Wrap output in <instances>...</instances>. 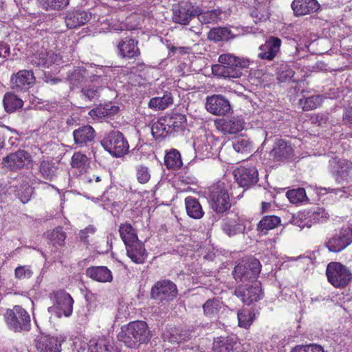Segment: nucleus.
I'll list each match as a JSON object with an SVG mask.
<instances>
[{
  "label": "nucleus",
  "instance_id": "obj_1",
  "mask_svg": "<svg viewBox=\"0 0 352 352\" xmlns=\"http://www.w3.org/2000/svg\"><path fill=\"white\" fill-rule=\"evenodd\" d=\"M219 64L212 67V72L219 76L228 78H238L242 76V70L249 66V61L231 54L219 56Z\"/></svg>",
  "mask_w": 352,
  "mask_h": 352
},
{
  "label": "nucleus",
  "instance_id": "obj_2",
  "mask_svg": "<svg viewBox=\"0 0 352 352\" xmlns=\"http://www.w3.org/2000/svg\"><path fill=\"white\" fill-rule=\"evenodd\" d=\"M150 338V331L147 324L144 321L130 322L122 327L118 334L119 341L124 342L128 347H133L138 342L144 343Z\"/></svg>",
  "mask_w": 352,
  "mask_h": 352
},
{
  "label": "nucleus",
  "instance_id": "obj_3",
  "mask_svg": "<svg viewBox=\"0 0 352 352\" xmlns=\"http://www.w3.org/2000/svg\"><path fill=\"white\" fill-rule=\"evenodd\" d=\"M3 317L7 327L14 333L28 332L32 328L30 314L20 305L6 309Z\"/></svg>",
  "mask_w": 352,
  "mask_h": 352
},
{
  "label": "nucleus",
  "instance_id": "obj_4",
  "mask_svg": "<svg viewBox=\"0 0 352 352\" xmlns=\"http://www.w3.org/2000/svg\"><path fill=\"white\" fill-rule=\"evenodd\" d=\"M209 199L212 210L217 213H223L231 207L230 195L223 182H217L210 187Z\"/></svg>",
  "mask_w": 352,
  "mask_h": 352
},
{
  "label": "nucleus",
  "instance_id": "obj_5",
  "mask_svg": "<svg viewBox=\"0 0 352 352\" xmlns=\"http://www.w3.org/2000/svg\"><path fill=\"white\" fill-rule=\"evenodd\" d=\"M101 145L111 155L120 157L129 151V145L124 135L118 131H112L102 140Z\"/></svg>",
  "mask_w": 352,
  "mask_h": 352
},
{
  "label": "nucleus",
  "instance_id": "obj_6",
  "mask_svg": "<svg viewBox=\"0 0 352 352\" xmlns=\"http://www.w3.org/2000/svg\"><path fill=\"white\" fill-rule=\"evenodd\" d=\"M261 265L254 258H249L241 261L235 266L233 275L237 282L252 281L256 280L261 272Z\"/></svg>",
  "mask_w": 352,
  "mask_h": 352
},
{
  "label": "nucleus",
  "instance_id": "obj_7",
  "mask_svg": "<svg viewBox=\"0 0 352 352\" xmlns=\"http://www.w3.org/2000/svg\"><path fill=\"white\" fill-rule=\"evenodd\" d=\"M326 274L329 282L337 288L345 287L352 279V273L350 270L338 262L329 263Z\"/></svg>",
  "mask_w": 352,
  "mask_h": 352
},
{
  "label": "nucleus",
  "instance_id": "obj_8",
  "mask_svg": "<svg viewBox=\"0 0 352 352\" xmlns=\"http://www.w3.org/2000/svg\"><path fill=\"white\" fill-rule=\"evenodd\" d=\"M51 297L54 300V305L49 308L50 312L54 313L58 318L72 315L74 300L68 293L64 290H58L54 292Z\"/></svg>",
  "mask_w": 352,
  "mask_h": 352
},
{
  "label": "nucleus",
  "instance_id": "obj_9",
  "mask_svg": "<svg viewBox=\"0 0 352 352\" xmlns=\"http://www.w3.org/2000/svg\"><path fill=\"white\" fill-rule=\"evenodd\" d=\"M176 285L169 280H159L151 288V296L155 300L166 304L177 296Z\"/></svg>",
  "mask_w": 352,
  "mask_h": 352
},
{
  "label": "nucleus",
  "instance_id": "obj_10",
  "mask_svg": "<svg viewBox=\"0 0 352 352\" xmlns=\"http://www.w3.org/2000/svg\"><path fill=\"white\" fill-rule=\"evenodd\" d=\"M352 243V228L343 227L338 232H336L327 238L324 246L330 252L338 253Z\"/></svg>",
  "mask_w": 352,
  "mask_h": 352
},
{
  "label": "nucleus",
  "instance_id": "obj_11",
  "mask_svg": "<svg viewBox=\"0 0 352 352\" xmlns=\"http://www.w3.org/2000/svg\"><path fill=\"white\" fill-rule=\"evenodd\" d=\"M197 6L193 5L191 2L187 1H182L173 7V21L181 25H187L195 14Z\"/></svg>",
  "mask_w": 352,
  "mask_h": 352
},
{
  "label": "nucleus",
  "instance_id": "obj_12",
  "mask_svg": "<svg viewBox=\"0 0 352 352\" xmlns=\"http://www.w3.org/2000/svg\"><path fill=\"white\" fill-rule=\"evenodd\" d=\"M234 294L247 305H250L254 302H257L263 298L261 283L259 282H255L252 285L248 284L239 285L235 289Z\"/></svg>",
  "mask_w": 352,
  "mask_h": 352
},
{
  "label": "nucleus",
  "instance_id": "obj_13",
  "mask_svg": "<svg viewBox=\"0 0 352 352\" xmlns=\"http://www.w3.org/2000/svg\"><path fill=\"white\" fill-rule=\"evenodd\" d=\"M30 154L24 150H19L3 157L1 164L3 168L16 171L21 169L30 162Z\"/></svg>",
  "mask_w": 352,
  "mask_h": 352
},
{
  "label": "nucleus",
  "instance_id": "obj_14",
  "mask_svg": "<svg viewBox=\"0 0 352 352\" xmlns=\"http://www.w3.org/2000/svg\"><path fill=\"white\" fill-rule=\"evenodd\" d=\"M237 184L242 188H249L257 183L258 173L254 166H240L234 170Z\"/></svg>",
  "mask_w": 352,
  "mask_h": 352
},
{
  "label": "nucleus",
  "instance_id": "obj_15",
  "mask_svg": "<svg viewBox=\"0 0 352 352\" xmlns=\"http://www.w3.org/2000/svg\"><path fill=\"white\" fill-rule=\"evenodd\" d=\"M206 108L208 112L217 116H225L231 110L230 102L221 95L208 97Z\"/></svg>",
  "mask_w": 352,
  "mask_h": 352
},
{
  "label": "nucleus",
  "instance_id": "obj_16",
  "mask_svg": "<svg viewBox=\"0 0 352 352\" xmlns=\"http://www.w3.org/2000/svg\"><path fill=\"white\" fill-rule=\"evenodd\" d=\"M34 82L35 77L31 70H21L11 76V86L14 89L26 90Z\"/></svg>",
  "mask_w": 352,
  "mask_h": 352
},
{
  "label": "nucleus",
  "instance_id": "obj_17",
  "mask_svg": "<svg viewBox=\"0 0 352 352\" xmlns=\"http://www.w3.org/2000/svg\"><path fill=\"white\" fill-rule=\"evenodd\" d=\"M138 41L131 38L126 37L117 44L118 55L122 58H135L140 55Z\"/></svg>",
  "mask_w": 352,
  "mask_h": 352
},
{
  "label": "nucleus",
  "instance_id": "obj_18",
  "mask_svg": "<svg viewBox=\"0 0 352 352\" xmlns=\"http://www.w3.org/2000/svg\"><path fill=\"white\" fill-rule=\"evenodd\" d=\"M281 40L279 38L271 36L259 47L258 58L272 60L280 52Z\"/></svg>",
  "mask_w": 352,
  "mask_h": 352
},
{
  "label": "nucleus",
  "instance_id": "obj_19",
  "mask_svg": "<svg viewBox=\"0 0 352 352\" xmlns=\"http://www.w3.org/2000/svg\"><path fill=\"white\" fill-rule=\"evenodd\" d=\"M293 154L294 149L292 145L283 140H278L275 142L270 156L274 161L283 162L292 157Z\"/></svg>",
  "mask_w": 352,
  "mask_h": 352
},
{
  "label": "nucleus",
  "instance_id": "obj_20",
  "mask_svg": "<svg viewBox=\"0 0 352 352\" xmlns=\"http://www.w3.org/2000/svg\"><path fill=\"white\" fill-rule=\"evenodd\" d=\"M92 18V13L85 10H73L67 14L66 25L68 28H76L85 25Z\"/></svg>",
  "mask_w": 352,
  "mask_h": 352
},
{
  "label": "nucleus",
  "instance_id": "obj_21",
  "mask_svg": "<svg viewBox=\"0 0 352 352\" xmlns=\"http://www.w3.org/2000/svg\"><path fill=\"white\" fill-rule=\"evenodd\" d=\"M60 59L57 54L42 48L31 56L30 61L35 66L49 67L52 64L58 62Z\"/></svg>",
  "mask_w": 352,
  "mask_h": 352
},
{
  "label": "nucleus",
  "instance_id": "obj_22",
  "mask_svg": "<svg viewBox=\"0 0 352 352\" xmlns=\"http://www.w3.org/2000/svg\"><path fill=\"white\" fill-rule=\"evenodd\" d=\"M217 129L224 134H235L244 129L245 123L241 118H232L216 122Z\"/></svg>",
  "mask_w": 352,
  "mask_h": 352
},
{
  "label": "nucleus",
  "instance_id": "obj_23",
  "mask_svg": "<svg viewBox=\"0 0 352 352\" xmlns=\"http://www.w3.org/2000/svg\"><path fill=\"white\" fill-rule=\"evenodd\" d=\"M292 8L296 16L310 14L319 10L320 4L316 0H294Z\"/></svg>",
  "mask_w": 352,
  "mask_h": 352
},
{
  "label": "nucleus",
  "instance_id": "obj_24",
  "mask_svg": "<svg viewBox=\"0 0 352 352\" xmlns=\"http://www.w3.org/2000/svg\"><path fill=\"white\" fill-rule=\"evenodd\" d=\"M35 346L38 352H60V344L54 337L38 336L35 340Z\"/></svg>",
  "mask_w": 352,
  "mask_h": 352
},
{
  "label": "nucleus",
  "instance_id": "obj_25",
  "mask_svg": "<svg viewBox=\"0 0 352 352\" xmlns=\"http://www.w3.org/2000/svg\"><path fill=\"white\" fill-rule=\"evenodd\" d=\"M73 136L76 144L84 146L94 140L96 132L91 126L85 125L74 130Z\"/></svg>",
  "mask_w": 352,
  "mask_h": 352
},
{
  "label": "nucleus",
  "instance_id": "obj_26",
  "mask_svg": "<svg viewBox=\"0 0 352 352\" xmlns=\"http://www.w3.org/2000/svg\"><path fill=\"white\" fill-rule=\"evenodd\" d=\"M126 253L131 261L135 263H143L147 254L144 245L139 241H134L126 245Z\"/></svg>",
  "mask_w": 352,
  "mask_h": 352
},
{
  "label": "nucleus",
  "instance_id": "obj_27",
  "mask_svg": "<svg viewBox=\"0 0 352 352\" xmlns=\"http://www.w3.org/2000/svg\"><path fill=\"white\" fill-rule=\"evenodd\" d=\"M86 275L94 280L107 283L113 279L111 272L105 266H92L86 270Z\"/></svg>",
  "mask_w": 352,
  "mask_h": 352
},
{
  "label": "nucleus",
  "instance_id": "obj_28",
  "mask_svg": "<svg viewBox=\"0 0 352 352\" xmlns=\"http://www.w3.org/2000/svg\"><path fill=\"white\" fill-rule=\"evenodd\" d=\"M223 231L229 236L243 233L245 230V221L239 217L227 219L221 226Z\"/></svg>",
  "mask_w": 352,
  "mask_h": 352
},
{
  "label": "nucleus",
  "instance_id": "obj_29",
  "mask_svg": "<svg viewBox=\"0 0 352 352\" xmlns=\"http://www.w3.org/2000/svg\"><path fill=\"white\" fill-rule=\"evenodd\" d=\"M80 179L87 187L94 190H98L102 188V177L96 173L95 170L88 168L81 173Z\"/></svg>",
  "mask_w": 352,
  "mask_h": 352
},
{
  "label": "nucleus",
  "instance_id": "obj_30",
  "mask_svg": "<svg viewBox=\"0 0 352 352\" xmlns=\"http://www.w3.org/2000/svg\"><path fill=\"white\" fill-rule=\"evenodd\" d=\"M198 12L195 14L201 25L217 23L221 19V11L219 9L203 11L197 6Z\"/></svg>",
  "mask_w": 352,
  "mask_h": 352
},
{
  "label": "nucleus",
  "instance_id": "obj_31",
  "mask_svg": "<svg viewBox=\"0 0 352 352\" xmlns=\"http://www.w3.org/2000/svg\"><path fill=\"white\" fill-rule=\"evenodd\" d=\"M185 206L187 214L194 219H200L204 214V211L199 200L188 196L185 199Z\"/></svg>",
  "mask_w": 352,
  "mask_h": 352
},
{
  "label": "nucleus",
  "instance_id": "obj_32",
  "mask_svg": "<svg viewBox=\"0 0 352 352\" xmlns=\"http://www.w3.org/2000/svg\"><path fill=\"white\" fill-rule=\"evenodd\" d=\"M110 338L102 337L90 342L89 352H116Z\"/></svg>",
  "mask_w": 352,
  "mask_h": 352
},
{
  "label": "nucleus",
  "instance_id": "obj_33",
  "mask_svg": "<svg viewBox=\"0 0 352 352\" xmlns=\"http://www.w3.org/2000/svg\"><path fill=\"white\" fill-rule=\"evenodd\" d=\"M351 170L352 162L344 160L336 162L333 173L336 181L340 183L347 179Z\"/></svg>",
  "mask_w": 352,
  "mask_h": 352
},
{
  "label": "nucleus",
  "instance_id": "obj_34",
  "mask_svg": "<svg viewBox=\"0 0 352 352\" xmlns=\"http://www.w3.org/2000/svg\"><path fill=\"white\" fill-rule=\"evenodd\" d=\"M3 104L7 113H11L21 109L23 101L12 92H8L4 95Z\"/></svg>",
  "mask_w": 352,
  "mask_h": 352
},
{
  "label": "nucleus",
  "instance_id": "obj_35",
  "mask_svg": "<svg viewBox=\"0 0 352 352\" xmlns=\"http://www.w3.org/2000/svg\"><path fill=\"white\" fill-rule=\"evenodd\" d=\"M235 342L229 337H217L214 339L212 352H234Z\"/></svg>",
  "mask_w": 352,
  "mask_h": 352
},
{
  "label": "nucleus",
  "instance_id": "obj_36",
  "mask_svg": "<svg viewBox=\"0 0 352 352\" xmlns=\"http://www.w3.org/2000/svg\"><path fill=\"white\" fill-rule=\"evenodd\" d=\"M280 223V217L275 215H267L262 218L257 226L259 232L267 234L269 230L274 229Z\"/></svg>",
  "mask_w": 352,
  "mask_h": 352
},
{
  "label": "nucleus",
  "instance_id": "obj_37",
  "mask_svg": "<svg viewBox=\"0 0 352 352\" xmlns=\"http://www.w3.org/2000/svg\"><path fill=\"white\" fill-rule=\"evenodd\" d=\"M119 232L125 245L138 240L136 231L130 223L121 224Z\"/></svg>",
  "mask_w": 352,
  "mask_h": 352
},
{
  "label": "nucleus",
  "instance_id": "obj_38",
  "mask_svg": "<svg viewBox=\"0 0 352 352\" xmlns=\"http://www.w3.org/2000/svg\"><path fill=\"white\" fill-rule=\"evenodd\" d=\"M164 164L168 169L179 168L183 164L179 152L176 149L167 152L164 157Z\"/></svg>",
  "mask_w": 352,
  "mask_h": 352
},
{
  "label": "nucleus",
  "instance_id": "obj_39",
  "mask_svg": "<svg viewBox=\"0 0 352 352\" xmlns=\"http://www.w3.org/2000/svg\"><path fill=\"white\" fill-rule=\"evenodd\" d=\"M57 167L55 163L50 160H43L39 166V172L45 179L52 180L56 176Z\"/></svg>",
  "mask_w": 352,
  "mask_h": 352
},
{
  "label": "nucleus",
  "instance_id": "obj_40",
  "mask_svg": "<svg viewBox=\"0 0 352 352\" xmlns=\"http://www.w3.org/2000/svg\"><path fill=\"white\" fill-rule=\"evenodd\" d=\"M173 103V97L170 93L166 92L162 97H155L150 100L148 106L151 108L165 109Z\"/></svg>",
  "mask_w": 352,
  "mask_h": 352
},
{
  "label": "nucleus",
  "instance_id": "obj_41",
  "mask_svg": "<svg viewBox=\"0 0 352 352\" xmlns=\"http://www.w3.org/2000/svg\"><path fill=\"white\" fill-rule=\"evenodd\" d=\"M231 34L230 30L227 28H214L208 32V38L215 42L228 41Z\"/></svg>",
  "mask_w": 352,
  "mask_h": 352
},
{
  "label": "nucleus",
  "instance_id": "obj_42",
  "mask_svg": "<svg viewBox=\"0 0 352 352\" xmlns=\"http://www.w3.org/2000/svg\"><path fill=\"white\" fill-rule=\"evenodd\" d=\"M71 165L73 168H78L80 170H87L89 165V160L87 156L80 152L74 153L72 157Z\"/></svg>",
  "mask_w": 352,
  "mask_h": 352
},
{
  "label": "nucleus",
  "instance_id": "obj_43",
  "mask_svg": "<svg viewBox=\"0 0 352 352\" xmlns=\"http://www.w3.org/2000/svg\"><path fill=\"white\" fill-rule=\"evenodd\" d=\"M119 110L118 106L112 104H107L104 107H99L91 111V116H96L98 118L109 117L116 114Z\"/></svg>",
  "mask_w": 352,
  "mask_h": 352
},
{
  "label": "nucleus",
  "instance_id": "obj_44",
  "mask_svg": "<svg viewBox=\"0 0 352 352\" xmlns=\"http://www.w3.org/2000/svg\"><path fill=\"white\" fill-rule=\"evenodd\" d=\"M221 309V302L218 299L208 300L203 305L204 315L209 318H215Z\"/></svg>",
  "mask_w": 352,
  "mask_h": 352
},
{
  "label": "nucleus",
  "instance_id": "obj_45",
  "mask_svg": "<svg viewBox=\"0 0 352 352\" xmlns=\"http://www.w3.org/2000/svg\"><path fill=\"white\" fill-rule=\"evenodd\" d=\"M168 133H170V125L167 126L162 120L152 124L151 133L156 140L164 138Z\"/></svg>",
  "mask_w": 352,
  "mask_h": 352
},
{
  "label": "nucleus",
  "instance_id": "obj_46",
  "mask_svg": "<svg viewBox=\"0 0 352 352\" xmlns=\"http://www.w3.org/2000/svg\"><path fill=\"white\" fill-rule=\"evenodd\" d=\"M299 102L302 106L304 111H309L316 109L321 105L322 97L320 95L311 96L300 99Z\"/></svg>",
  "mask_w": 352,
  "mask_h": 352
},
{
  "label": "nucleus",
  "instance_id": "obj_47",
  "mask_svg": "<svg viewBox=\"0 0 352 352\" xmlns=\"http://www.w3.org/2000/svg\"><path fill=\"white\" fill-rule=\"evenodd\" d=\"M286 196L289 201L294 204L302 203L308 199L305 190L303 188L289 190L286 192Z\"/></svg>",
  "mask_w": 352,
  "mask_h": 352
},
{
  "label": "nucleus",
  "instance_id": "obj_48",
  "mask_svg": "<svg viewBox=\"0 0 352 352\" xmlns=\"http://www.w3.org/2000/svg\"><path fill=\"white\" fill-rule=\"evenodd\" d=\"M48 238L54 245L63 246L67 237L66 233L61 227H57L48 234Z\"/></svg>",
  "mask_w": 352,
  "mask_h": 352
},
{
  "label": "nucleus",
  "instance_id": "obj_49",
  "mask_svg": "<svg viewBox=\"0 0 352 352\" xmlns=\"http://www.w3.org/2000/svg\"><path fill=\"white\" fill-rule=\"evenodd\" d=\"M254 314L248 309H241L237 313L239 326L248 329L254 320Z\"/></svg>",
  "mask_w": 352,
  "mask_h": 352
},
{
  "label": "nucleus",
  "instance_id": "obj_50",
  "mask_svg": "<svg viewBox=\"0 0 352 352\" xmlns=\"http://www.w3.org/2000/svg\"><path fill=\"white\" fill-rule=\"evenodd\" d=\"M234 149L239 153L250 152L252 148V142L245 137H239L233 142Z\"/></svg>",
  "mask_w": 352,
  "mask_h": 352
},
{
  "label": "nucleus",
  "instance_id": "obj_51",
  "mask_svg": "<svg viewBox=\"0 0 352 352\" xmlns=\"http://www.w3.org/2000/svg\"><path fill=\"white\" fill-rule=\"evenodd\" d=\"M136 178L139 183L142 184H146L149 182L151 174L149 168L144 165H138L136 168Z\"/></svg>",
  "mask_w": 352,
  "mask_h": 352
},
{
  "label": "nucleus",
  "instance_id": "obj_52",
  "mask_svg": "<svg viewBox=\"0 0 352 352\" xmlns=\"http://www.w3.org/2000/svg\"><path fill=\"white\" fill-rule=\"evenodd\" d=\"M46 10H60L69 4V0H37Z\"/></svg>",
  "mask_w": 352,
  "mask_h": 352
},
{
  "label": "nucleus",
  "instance_id": "obj_53",
  "mask_svg": "<svg viewBox=\"0 0 352 352\" xmlns=\"http://www.w3.org/2000/svg\"><path fill=\"white\" fill-rule=\"evenodd\" d=\"M291 352H328L324 347L317 344L298 345L293 348Z\"/></svg>",
  "mask_w": 352,
  "mask_h": 352
},
{
  "label": "nucleus",
  "instance_id": "obj_54",
  "mask_svg": "<svg viewBox=\"0 0 352 352\" xmlns=\"http://www.w3.org/2000/svg\"><path fill=\"white\" fill-rule=\"evenodd\" d=\"M86 70L84 68H78L74 70L69 76L70 83L73 86H78L85 80Z\"/></svg>",
  "mask_w": 352,
  "mask_h": 352
},
{
  "label": "nucleus",
  "instance_id": "obj_55",
  "mask_svg": "<svg viewBox=\"0 0 352 352\" xmlns=\"http://www.w3.org/2000/svg\"><path fill=\"white\" fill-rule=\"evenodd\" d=\"M33 274V272L28 265L17 267L14 270L15 278L19 280L28 279Z\"/></svg>",
  "mask_w": 352,
  "mask_h": 352
},
{
  "label": "nucleus",
  "instance_id": "obj_56",
  "mask_svg": "<svg viewBox=\"0 0 352 352\" xmlns=\"http://www.w3.org/2000/svg\"><path fill=\"white\" fill-rule=\"evenodd\" d=\"M329 217V214L324 208H318L314 210L311 215V219L315 223H323L325 222Z\"/></svg>",
  "mask_w": 352,
  "mask_h": 352
},
{
  "label": "nucleus",
  "instance_id": "obj_57",
  "mask_svg": "<svg viewBox=\"0 0 352 352\" xmlns=\"http://www.w3.org/2000/svg\"><path fill=\"white\" fill-rule=\"evenodd\" d=\"M100 90V87H86L82 89V93L89 100H92L99 97Z\"/></svg>",
  "mask_w": 352,
  "mask_h": 352
},
{
  "label": "nucleus",
  "instance_id": "obj_58",
  "mask_svg": "<svg viewBox=\"0 0 352 352\" xmlns=\"http://www.w3.org/2000/svg\"><path fill=\"white\" fill-rule=\"evenodd\" d=\"M96 231V228L92 225H89L84 230H81L78 234L80 241L85 243H89V237L90 235H93Z\"/></svg>",
  "mask_w": 352,
  "mask_h": 352
},
{
  "label": "nucleus",
  "instance_id": "obj_59",
  "mask_svg": "<svg viewBox=\"0 0 352 352\" xmlns=\"http://www.w3.org/2000/svg\"><path fill=\"white\" fill-rule=\"evenodd\" d=\"M294 76V72L290 69L285 67V69L281 70L278 75V80L280 82L290 80Z\"/></svg>",
  "mask_w": 352,
  "mask_h": 352
},
{
  "label": "nucleus",
  "instance_id": "obj_60",
  "mask_svg": "<svg viewBox=\"0 0 352 352\" xmlns=\"http://www.w3.org/2000/svg\"><path fill=\"white\" fill-rule=\"evenodd\" d=\"M6 131H10L11 132L15 133L16 131L14 129H11L8 126L0 125V150L4 146L5 142V133Z\"/></svg>",
  "mask_w": 352,
  "mask_h": 352
},
{
  "label": "nucleus",
  "instance_id": "obj_61",
  "mask_svg": "<svg viewBox=\"0 0 352 352\" xmlns=\"http://www.w3.org/2000/svg\"><path fill=\"white\" fill-rule=\"evenodd\" d=\"M10 54V46L5 43H0V57L6 58Z\"/></svg>",
  "mask_w": 352,
  "mask_h": 352
},
{
  "label": "nucleus",
  "instance_id": "obj_62",
  "mask_svg": "<svg viewBox=\"0 0 352 352\" xmlns=\"http://www.w3.org/2000/svg\"><path fill=\"white\" fill-rule=\"evenodd\" d=\"M342 120L344 122V124L347 125H352V109H346L343 117Z\"/></svg>",
  "mask_w": 352,
  "mask_h": 352
},
{
  "label": "nucleus",
  "instance_id": "obj_63",
  "mask_svg": "<svg viewBox=\"0 0 352 352\" xmlns=\"http://www.w3.org/2000/svg\"><path fill=\"white\" fill-rule=\"evenodd\" d=\"M184 119V117L182 116H179V120H180L179 122H177V121H175V120H173L170 119L169 120V123L167 124V126L170 125V131L172 130L177 131L179 129H181L182 127V121Z\"/></svg>",
  "mask_w": 352,
  "mask_h": 352
},
{
  "label": "nucleus",
  "instance_id": "obj_64",
  "mask_svg": "<svg viewBox=\"0 0 352 352\" xmlns=\"http://www.w3.org/2000/svg\"><path fill=\"white\" fill-rule=\"evenodd\" d=\"M25 193L24 195V196L23 195H21V201L23 203V204H25L27 203L29 200H30V198L31 197V195L32 193V188L30 187V186H26L25 188Z\"/></svg>",
  "mask_w": 352,
  "mask_h": 352
}]
</instances>
